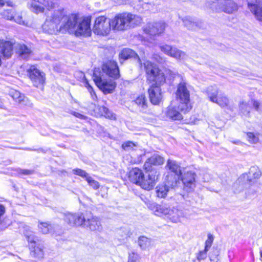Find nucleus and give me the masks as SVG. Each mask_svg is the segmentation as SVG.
I'll use <instances>...</instances> for the list:
<instances>
[{
	"label": "nucleus",
	"mask_w": 262,
	"mask_h": 262,
	"mask_svg": "<svg viewBox=\"0 0 262 262\" xmlns=\"http://www.w3.org/2000/svg\"><path fill=\"white\" fill-rule=\"evenodd\" d=\"M104 74L114 78H118L120 76L118 67H96L93 71V78L99 89L105 94L112 93L116 83L111 79H104Z\"/></svg>",
	"instance_id": "nucleus-1"
},
{
	"label": "nucleus",
	"mask_w": 262,
	"mask_h": 262,
	"mask_svg": "<svg viewBox=\"0 0 262 262\" xmlns=\"http://www.w3.org/2000/svg\"><path fill=\"white\" fill-rule=\"evenodd\" d=\"M148 81L152 82L148 89L150 102L154 105H158L162 101V95L160 86L164 84L166 78L164 73L158 67H145Z\"/></svg>",
	"instance_id": "nucleus-2"
},
{
	"label": "nucleus",
	"mask_w": 262,
	"mask_h": 262,
	"mask_svg": "<svg viewBox=\"0 0 262 262\" xmlns=\"http://www.w3.org/2000/svg\"><path fill=\"white\" fill-rule=\"evenodd\" d=\"M112 30L124 31L140 24L142 20L140 16L129 13H123L116 15L111 19Z\"/></svg>",
	"instance_id": "nucleus-3"
},
{
	"label": "nucleus",
	"mask_w": 262,
	"mask_h": 262,
	"mask_svg": "<svg viewBox=\"0 0 262 262\" xmlns=\"http://www.w3.org/2000/svg\"><path fill=\"white\" fill-rule=\"evenodd\" d=\"M63 16V8L59 7L54 10L42 25L43 31L49 34H55L61 31L60 24Z\"/></svg>",
	"instance_id": "nucleus-4"
},
{
	"label": "nucleus",
	"mask_w": 262,
	"mask_h": 262,
	"mask_svg": "<svg viewBox=\"0 0 262 262\" xmlns=\"http://www.w3.org/2000/svg\"><path fill=\"white\" fill-rule=\"evenodd\" d=\"M189 97L190 93L187 87V83L182 80L178 85L176 98L180 102L178 108L184 113L189 112L192 108V106L189 103Z\"/></svg>",
	"instance_id": "nucleus-5"
},
{
	"label": "nucleus",
	"mask_w": 262,
	"mask_h": 262,
	"mask_svg": "<svg viewBox=\"0 0 262 262\" xmlns=\"http://www.w3.org/2000/svg\"><path fill=\"white\" fill-rule=\"evenodd\" d=\"M112 29L111 19L101 15L95 18L92 31L96 35L107 36L110 34Z\"/></svg>",
	"instance_id": "nucleus-6"
},
{
	"label": "nucleus",
	"mask_w": 262,
	"mask_h": 262,
	"mask_svg": "<svg viewBox=\"0 0 262 262\" xmlns=\"http://www.w3.org/2000/svg\"><path fill=\"white\" fill-rule=\"evenodd\" d=\"M166 167L173 173L166 176V182L171 186H176L182 174L180 164L174 160L168 159Z\"/></svg>",
	"instance_id": "nucleus-7"
},
{
	"label": "nucleus",
	"mask_w": 262,
	"mask_h": 262,
	"mask_svg": "<svg viewBox=\"0 0 262 262\" xmlns=\"http://www.w3.org/2000/svg\"><path fill=\"white\" fill-rule=\"evenodd\" d=\"M206 93L210 101L216 103L222 107L229 106L230 101L228 98L225 94L219 91L216 86L208 87Z\"/></svg>",
	"instance_id": "nucleus-8"
},
{
	"label": "nucleus",
	"mask_w": 262,
	"mask_h": 262,
	"mask_svg": "<svg viewBox=\"0 0 262 262\" xmlns=\"http://www.w3.org/2000/svg\"><path fill=\"white\" fill-rule=\"evenodd\" d=\"M30 10L36 14L42 13L46 11H50L58 7L57 0H32Z\"/></svg>",
	"instance_id": "nucleus-9"
},
{
	"label": "nucleus",
	"mask_w": 262,
	"mask_h": 262,
	"mask_svg": "<svg viewBox=\"0 0 262 262\" xmlns=\"http://www.w3.org/2000/svg\"><path fill=\"white\" fill-rule=\"evenodd\" d=\"M91 19L89 17H77L74 34L76 36H89L92 30L90 27Z\"/></svg>",
	"instance_id": "nucleus-10"
},
{
	"label": "nucleus",
	"mask_w": 262,
	"mask_h": 262,
	"mask_svg": "<svg viewBox=\"0 0 262 262\" xmlns=\"http://www.w3.org/2000/svg\"><path fill=\"white\" fill-rule=\"evenodd\" d=\"M64 16L60 24L61 32L68 31L70 33H74L78 16L75 14L67 15L63 9Z\"/></svg>",
	"instance_id": "nucleus-11"
},
{
	"label": "nucleus",
	"mask_w": 262,
	"mask_h": 262,
	"mask_svg": "<svg viewBox=\"0 0 262 262\" xmlns=\"http://www.w3.org/2000/svg\"><path fill=\"white\" fill-rule=\"evenodd\" d=\"M82 226L93 231H100L102 230L100 219L91 213H86L84 215Z\"/></svg>",
	"instance_id": "nucleus-12"
},
{
	"label": "nucleus",
	"mask_w": 262,
	"mask_h": 262,
	"mask_svg": "<svg viewBox=\"0 0 262 262\" xmlns=\"http://www.w3.org/2000/svg\"><path fill=\"white\" fill-rule=\"evenodd\" d=\"M212 7H217L216 10L226 13L231 14L237 10V6L231 0H218L213 3Z\"/></svg>",
	"instance_id": "nucleus-13"
},
{
	"label": "nucleus",
	"mask_w": 262,
	"mask_h": 262,
	"mask_svg": "<svg viewBox=\"0 0 262 262\" xmlns=\"http://www.w3.org/2000/svg\"><path fill=\"white\" fill-rule=\"evenodd\" d=\"M166 26V24L163 21L149 23L143 27V30L147 35L155 36L163 33Z\"/></svg>",
	"instance_id": "nucleus-14"
},
{
	"label": "nucleus",
	"mask_w": 262,
	"mask_h": 262,
	"mask_svg": "<svg viewBox=\"0 0 262 262\" xmlns=\"http://www.w3.org/2000/svg\"><path fill=\"white\" fill-rule=\"evenodd\" d=\"M159 48L161 51L164 54L176 59L183 60L186 57V53L175 47L167 44H161L160 45Z\"/></svg>",
	"instance_id": "nucleus-15"
},
{
	"label": "nucleus",
	"mask_w": 262,
	"mask_h": 262,
	"mask_svg": "<svg viewBox=\"0 0 262 262\" xmlns=\"http://www.w3.org/2000/svg\"><path fill=\"white\" fill-rule=\"evenodd\" d=\"M30 78L34 85L37 88H42L45 82V74L36 68L28 70Z\"/></svg>",
	"instance_id": "nucleus-16"
},
{
	"label": "nucleus",
	"mask_w": 262,
	"mask_h": 262,
	"mask_svg": "<svg viewBox=\"0 0 262 262\" xmlns=\"http://www.w3.org/2000/svg\"><path fill=\"white\" fill-rule=\"evenodd\" d=\"M28 240L30 243L31 253L35 257L42 258L43 255V246L36 237L28 236Z\"/></svg>",
	"instance_id": "nucleus-17"
},
{
	"label": "nucleus",
	"mask_w": 262,
	"mask_h": 262,
	"mask_svg": "<svg viewBox=\"0 0 262 262\" xmlns=\"http://www.w3.org/2000/svg\"><path fill=\"white\" fill-rule=\"evenodd\" d=\"M157 173V172H150L147 177H145L143 176L139 185L142 189L146 190L149 191L153 189L158 179V174Z\"/></svg>",
	"instance_id": "nucleus-18"
},
{
	"label": "nucleus",
	"mask_w": 262,
	"mask_h": 262,
	"mask_svg": "<svg viewBox=\"0 0 262 262\" xmlns=\"http://www.w3.org/2000/svg\"><path fill=\"white\" fill-rule=\"evenodd\" d=\"M64 220L71 226H80L83 224L84 215L82 213H64Z\"/></svg>",
	"instance_id": "nucleus-19"
},
{
	"label": "nucleus",
	"mask_w": 262,
	"mask_h": 262,
	"mask_svg": "<svg viewBox=\"0 0 262 262\" xmlns=\"http://www.w3.org/2000/svg\"><path fill=\"white\" fill-rule=\"evenodd\" d=\"M261 176V171L257 166L251 167L249 171V173H244L238 179V183L243 182L244 180H246L249 183L252 182L253 179H257L260 178ZM237 182L234 184L235 188L237 186Z\"/></svg>",
	"instance_id": "nucleus-20"
},
{
	"label": "nucleus",
	"mask_w": 262,
	"mask_h": 262,
	"mask_svg": "<svg viewBox=\"0 0 262 262\" xmlns=\"http://www.w3.org/2000/svg\"><path fill=\"white\" fill-rule=\"evenodd\" d=\"M0 18H3L9 20H14L20 25H28V23L23 19L21 14L15 12L12 9L5 10L3 13L0 14Z\"/></svg>",
	"instance_id": "nucleus-21"
},
{
	"label": "nucleus",
	"mask_w": 262,
	"mask_h": 262,
	"mask_svg": "<svg viewBox=\"0 0 262 262\" xmlns=\"http://www.w3.org/2000/svg\"><path fill=\"white\" fill-rule=\"evenodd\" d=\"M168 213L167 217L173 223L179 222L182 217L189 219L191 218L190 214H188L186 212H183L182 210L174 207H169Z\"/></svg>",
	"instance_id": "nucleus-22"
},
{
	"label": "nucleus",
	"mask_w": 262,
	"mask_h": 262,
	"mask_svg": "<svg viewBox=\"0 0 262 262\" xmlns=\"http://www.w3.org/2000/svg\"><path fill=\"white\" fill-rule=\"evenodd\" d=\"M195 174L192 171H187L181 177L185 187H187L190 190L195 187Z\"/></svg>",
	"instance_id": "nucleus-23"
},
{
	"label": "nucleus",
	"mask_w": 262,
	"mask_h": 262,
	"mask_svg": "<svg viewBox=\"0 0 262 262\" xmlns=\"http://www.w3.org/2000/svg\"><path fill=\"white\" fill-rule=\"evenodd\" d=\"M119 56L121 59H127L131 58H136L139 61L141 66H142V64H143V66H149V64H151L148 61L145 62L144 60L143 59L141 60L138 57L137 54L133 50L130 49H124L121 51Z\"/></svg>",
	"instance_id": "nucleus-24"
},
{
	"label": "nucleus",
	"mask_w": 262,
	"mask_h": 262,
	"mask_svg": "<svg viewBox=\"0 0 262 262\" xmlns=\"http://www.w3.org/2000/svg\"><path fill=\"white\" fill-rule=\"evenodd\" d=\"M150 208L156 215L167 217L169 206L167 205H160L156 203L151 204Z\"/></svg>",
	"instance_id": "nucleus-25"
},
{
	"label": "nucleus",
	"mask_w": 262,
	"mask_h": 262,
	"mask_svg": "<svg viewBox=\"0 0 262 262\" xmlns=\"http://www.w3.org/2000/svg\"><path fill=\"white\" fill-rule=\"evenodd\" d=\"M180 111L178 106L177 107L175 105L171 104L167 107L165 114L166 116L173 120H180L182 119V115L178 111Z\"/></svg>",
	"instance_id": "nucleus-26"
},
{
	"label": "nucleus",
	"mask_w": 262,
	"mask_h": 262,
	"mask_svg": "<svg viewBox=\"0 0 262 262\" xmlns=\"http://www.w3.org/2000/svg\"><path fill=\"white\" fill-rule=\"evenodd\" d=\"M144 173L142 171L138 168H134L130 170L128 173L129 180L136 185H139Z\"/></svg>",
	"instance_id": "nucleus-27"
},
{
	"label": "nucleus",
	"mask_w": 262,
	"mask_h": 262,
	"mask_svg": "<svg viewBox=\"0 0 262 262\" xmlns=\"http://www.w3.org/2000/svg\"><path fill=\"white\" fill-rule=\"evenodd\" d=\"M9 95L16 102L24 105H29L30 101L23 94L14 89L10 90Z\"/></svg>",
	"instance_id": "nucleus-28"
},
{
	"label": "nucleus",
	"mask_w": 262,
	"mask_h": 262,
	"mask_svg": "<svg viewBox=\"0 0 262 262\" xmlns=\"http://www.w3.org/2000/svg\"><path fill=\"white\" fill-rule=\"evenodd\" d=\"M164 163V159L158 155H154L148 158L144 163V168L147 170H150L151 165H161Z\"/></svg>",
	"instance_id": "nucleus-29"
},
{
	"label": "nucleus",
	"mask_w": 262,
	"mask_h": 262,
	"mask_svg": "<svg viewBox=\"0 0 262 262\" xmlns=\"http://www.w3.org/2000/svg\"><path fill=\"white\" fill-rule=\"evenodd\" d=\"M166 183L159 185L156 188V192L157 197L159 198H165L166 197L170 188H173L174 186H171L169 185L165 180Z\"/></svg>",
	"instance_id": "nucleus-30"
},
{
	"label": "nucleus",
	"mask_w": 262,
	"mask_h": 262,
	"mask_svg": "<svg viewBox=\"0 0 262 262\" xmlns=\"http://www.w3.org/2000/svg\"><path fill=\"white\" fill-rule=\"evenodd\" d=\"M16 50V53L21 59H27L32 53L31 49L25 45H17Z\"/></svg>",
	"instance_id": "nucleus-31"
},
{
	"label": "nucleus",
	"mask_w": 262,
	"mask_h": 262,
	"mask_svg": "<svg viewBox=\"0 0 262 262\" xmlns=\"http://www.w3.org/2000/svg\"><path fill=\"white\" fill-rule=\"evenodd\" d=\"M248 7L257 19L262 21V4H249Z\"/></svg>",
	"instance_id": "nucleus-32"
},
{
	"label": "nucleus",
	"mask_w": 262,
	"mask_h": 262,
	"mask_svg": "<svg viewBox=\"0 0 262 262\" xmlns=\"http://www.w3.org/2000/svg\"><path fill=\"white\" fill-rule=\"evenodd\" d=\"M183 21L185 26L190 30H195L200 27L199 21L189 16L184 17Z\"/></svg>",
	"instance_id": "nucleus-33"
},
{
	"label": "nucleus",
	"mask_w": 262,
	"mask_h": 262,
	"mask_svg": "<svg viewBox=\"0 0 262 262\" xmlns=\"http://www.w3.org/2000/svg\"><path fill=\"white\" fill-rule=\"evenodd\" d=\"M95 110L99 111V115L104 116L111 119H115V115L112 113L109 110L104 106H97L95 108Z\"/></svg>",
	"instance_id": "nucleus-34"
},
{
	"label": "nucleus",
	"mask_w": 262,
	"mask_h": 262,
	"mask_svg": "<svg viewBox=\"0 0 262 262\" xmlns=\"http://www.w3.org/2000/svg\"><path fill=\"white\" fill-rule=\"evenodd\" d=\"M135 103L140 107V111L143 112L146 111L147 108V99L144 95H141L135 100Z\"/></svg>",
	"instance_id": "nucleus-35"
},
{
	"label": "nucleus",
	"mask_w": 262,
	"mask_h": 262,
	"mask_svg": "<svg viewBox=\"0 0 262 262\" xmlns=\"http://www.w3.org/2000/svg\"><path fill=\"white\" fill-rule=\"evenodd\" d=\"M38 228L42 233L48 234L52 233L53 227L52 225L47 222L40 223L38 225Z\"/></svg>",
	"instance_id": "nucleus-36"
},
{
	"label": "nucleus",
	"mask_w": 262,
	"mask_h": 262,
	"mask_svg": "<svg viewBox=\"0 0 262 262\" xmlns=\"http://www.w3.org/2000/svg\"><path fill=\"white\" fill-rule=\"evenodd\" d=\"M151 240L145 236H141L139 238L138 244L142 249L148 248L151 246Z\"/></svg>",
	"instance_id": "nucleus-37"
},
{
	"label": "nucleus",
	"mask_w": 262,
	"mask_h": 262,
	"mask_svg": "<svg viewBox=\"0 0 262 262\" xmlns=\"http://www.w3.org/2000/svg\"><path fill=\"white\" fill-rule=\"evenodd\" d=\"M247 139L251 144L257 143L259 141L258 135L251 132L247 133Z\"/></svg>",
	"instance_id": "nucleus-38"
},
{
	"label": "nucleus",
	"mask_w": 262,
	"mask_h": 262,
	"mask_svg": "<svg viewBox=\"0 0 262 262\" xmlns=\"http://www.w3.org/2000/svg\"><path fill=\"white\" fill-rule=\"evenodd\" d=\"M249 182H247L245 184L244 187L246 188L245 190V197L246 198H250L252 195H254L256 193V191L253 188H251L249 186Z\"/></svg>",
	"instance_id": "nucleus-39"
},
{
	"label": "nucleus",
	"mask_w": 262,
	"mask_h": 262,
	"mask_svg": "<svg viewBox=\"0 0 262 262\" xmlns=\"http://www.w3.org/2000/svg\"><path fill=\"white\" fill-rule=\"evenodd\" d=\"M239 109L243 115H248L250 112V107L247 102L243 101L240 103Z\"/></svg>",
	"instance_id": "nucleus-40"
},
{
	"label": "nucleus",
	"mask_w": 262,
	"mask_h": 262,
	"mask_svg": "<svg viewBox=\"0 0 262 262\" xmlns=\"http://www.w3.org/2000/svg\"><path fill=\"white\" fill-rule=\"evenodd\" d=\"M86 181H87L89 185L91 186L93 189H97L99 188V183L97 181L94 180L91 177L89 176V177L86 178Z\"/></svg>",
	"instance_id": "nucleus-41"
},
{
	"label": "nucleus",
	"mask_w": 262,
	"mask_h": 262,
	"mask_svg": "<svg viewBox=\"0 0 262 262\" xmlns=\"http://www.w3.org/2000/svg\"><path fill=\"white\" fill-rule=\"evenodd\" d=\"M136 146V144L131 141L124 142L122 145V148L126 151H129L132 150Z\"/></svg>",
	"instance_id": "nucleus-42"
},
{
	"label": "nucleus",
	"mask_w": 262,
	"mask_h": 262,
	"mask_svg": "<svg viewBox=\"0 0 262 262\" xmlns=\"http://www.w3.org/2000/svg\"><path fill=\"white\" fill-rule=\"evenodd\" d=\"M127 262H140V256L139 254L133 252L129 254Z\"/></svg>",
	"instance_id": "nucleus-43"
},
{
	"label": "nucleus",
	"mask_w": 262,
	"mask_h": 262,
	"mask_svg": "<svg viewBox=\"0 0 262 262\" xmlns=\"http://www.w3.org/2000/svg\"><path fill=\"white\" fill-rule=\"evenodd\" d=\"M73 171L74 174L85 178V180H86V178L90 176L88 173L81 169L77 168L73 169Z\"/></svg>",
	"instance_id": "nucleus-44"
},
{
	"label": "nucleus",
	"mask_w": 262,
	"mask_h": 262,
	"mask_svg": "<svg viewBox=\"0 0 262 262\" xmlns=\"http://www.w3.org/2000/svg\"><path fill=\"white\" fill-rule=\"evenodd\" d=\"M208 250L206 248L202 251H200L197 254L196 258L198 260H201L206 258L207 256V252Z\"/></svg>",
	"instance_id": "nucleus-45"
},
{
	"label": "nucleus",
	"mask_w": 262,
	"mask_h": 262,
	"mask_svg": "<svg viewBox=\"0 0 262 262\" xmlns=\"http://www.w3.org/2000/svg\"><path fill=\"white\" fill-rule=\"evenodd\" d=\"M213 236L211 234H208L207 236V239L205 242V247L206 249L209 250L211 247L213 242Z\"/></svg>",
	"instance_id": "nucleus-46"
},
{
	"label": "nucleus",
	"mask_w": 262,
	"mask_h": 262,
	"mask_svg": "<svg viewBox=\"0 0 262 262\" xmlns=\"http://www.w3.org/2000/svg\"><path fill=\"white\" fill-rule=\"evenodd\" d=\"M142 8L145 10H152L154 7V5L152 3H144L142 4Z\"/></svg>",
	"instance_id": "nucleus-47"
},
{
	"label": "nucleus",
	"mask_w": 262,
	"mask_h": 262,
	"mask_svg": "<svg viewBox=\"0 0 262 262\" xmlns=\"http://www.w3.org/2000/svg\"><path fill=\"white\" fill-rule=\"evenodd\" d=\"M86 87L87 88L89 92L90 93L92 99L94 100L95 99L97 96L95 92L93 91V88L88 83H86Z\"/></svg>",
	"instance_id": "nucleus-48"
},
{
	"label": "nucleus",
	"mask_w": 262,
	"mask_h": 262,
	"mask_svg": "<svg viewBox=\"0 0 262 262\" xmlns=\"http://www.w3.org/2000/svg\"><path fill=\"white\" fill-rule=\"evenodd\" d=\"M153 59L155 60L158 63H162L163 58L158 54H154L152 57Z\"/></svg>",
	"instance_id": "nucleus-49"
},
{
	"label": "nucleus",
	"mask_w": 262,
	"mask_h": 262,
	"mask_svg": "<svg viewBox=\"0 0 262 262\" xmlns=\"http://www.w3.org/2000/svg\"><path fill=\"white\" fill-rule=\"evenodd\" d=\"M5 3L7 4V6H12L11 3L10 2H6L4 0H0V7H2L4 6L5 4Z\"/></svg>",
	"instance_id": "nucleus-50"
},
{
	"label": "nucleus",
	"mask_w": 262,
	"mask_h": 262,
	"mask_svg": "<svg viewBox=\"0 0 262 262\" xmlns=\"http://www.w3.org/2000/svg\"><path fill=\"white\" fill-rule=\"evenodd\" d=\"M259 106V103L258 101H253V106L256 111L258 110Z\"/></svg>",
	"instance_id": "nucleus-51"
},
{
	"label": "nucleus",
	"mask_w": 262,
	"mask_h": 262,
	"mask_svg": "<svg viewBox=\"0 0 262 262\" xmlns=\"http://www.w3.org/2000/svg\"><path fill=\"white\" fill-rule=\"evenodd\" d=\"M73 115H74L75 116H76V117H78V118H85V117H84L83 115L80 114V113H79L74 112V113H73Z\"/></svg>",
	"instance_id": "nucleus-52"
},
{
	"label": "nucleus",
	"mask_w": 262,
	"mask_h": 262,
	"mask_svg": "<svg viewBox=\"0 0 262 262\" xmlns=\"http://www.w3.org/2000/svg\"><path fill=\"white\" fill-rule=\"evenodd\" d=\"M210 260L211 262H217V258L216 257V255L214 257L212 255H211L210 256Z\"/></svg>",
	"instance_id": "nucleus-53"
},
{
	"label": "nucleus",
	"mask_w": 262,
	"mask_h": 262,
	"mask_svg": "<svg viewBox=\"0 0 262 262\" xmlns=\"http://www.w3.org/2000/svg\"><path fill=\"white\" fill-rule=\"evenodd\" d=\"M21 171H22V173L24 174H29L31 173V171L30 170H21Z\"/></svg>",
	"instance_id": "nucleus-54"
},
{
	"label": "nucleus",
	"mask_w": 262,
	"mask_h": 262,
	"mask_svg": "<svg viewBox=\"0 0 262 262\" xmlns=\"http://www.w3.org/2000/svg\"><path fill=\"white\" fill-rule=\"evenodd\" d=\"M260 255L261 259L262 261V248L260 250Z\"/></svg>",
	"instance_id": "nucleus-55"
},
{
	"label": "nucleus",
	"mask_w": 262,
	"mask_h": 262,
	"mask_svg": "<svg viewBox=\"0 0 262 262\" xmlns=\"http://www.w3.org/2000/svg\"><path fill=\"white\" fill-rule=\"evenodd\" d=\"M3 102H2V101L0 100V107L1 108H3Z\"/></svg>",
	"instance_id": "nucleus-56"
},
{
	"label": "nucleus",
	"mask_w": 262,
	"mask_h": 262,
	"mask_svg": "<svg viewBox=\"0 0 262 262\" xmlns=\"http://www.w3.org/2000/svg\"><path fill=\"white\" fill-rule=\"evenodd\" d=\"M241 192V190H238V189H235V193H239Z\"/></svg>",
	"instance_id": "nucleus-57"
},
{
	"label": "nucleus",
	"mask_w": 262,
	"mask_h": 262,
	"mask_svg": "<svg viewBox=\"0 0 262 262\" xmlns=\"http://www.w3.org/2000/svg\"><path fill=\"white\" fill-rule=\"evenodd\" d=\"M112 66H114V64H113ZM115 66H117V63H115Z\"/></svg>",
	"instance_id": "nucleus-58"
}]
</instances>
